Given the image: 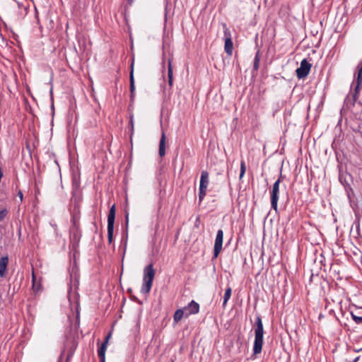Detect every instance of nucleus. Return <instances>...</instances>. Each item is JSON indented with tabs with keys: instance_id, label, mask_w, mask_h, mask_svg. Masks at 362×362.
Returning <instances> with one entry per match:
<instances>
[{
	"instance_id": "nucleus-1",
	"label": "nucleus",
	"mask_w": 362,
	"mask_h": 362,
	"mask_svg": "<svg viewBox=\"0 0 362 362\" xmlns=\"http://www.w3.org/2000/svg\"><path fill=\"white\" fill-rule=\"evenodd\" d=\"M264 327L260 315H257L255 321V341L253 345V354H259L262 350Z\"/></svg>"
},
{
	"instance_id": "nucleus-2",
	"label": "nucleus",
	"mask_w": 362,
	"mask_h": 362,
	"mask_svg": "<svg viewBox=\"0 0 362 362\" xmlns=\"http://www.w3.org/2000/svg\"><path fill=\"white\" fill-rule=\"evenodd\" d=\"M69 165L71 170L72 177V197L76 202H79L82 199V193L80 189V173L78 169H74V164L69 159Z\"/></svg>"
},
{
	"instance_id": "nucleus-3",
	"label": "nucleus",
	"mask_w": 362,
	"mask_h": 362,
	"mask_svg": "<svg viewBox=\"0 0 362 362\" xmlns=\"http://www.w3.org/2000/svg\"><path fill=\"white\" fill-rule=\"evenodd\" d=\"M79 220H80V210L79 206L76 204L74 209V211L71 216V221L73 224L74 231H73V247L74 250L76 249V247L80 241L81 237V233L79 230Z\"/></svg>"
},
{
	"instance_id": "nucleus-4",
	"label": "nucleus",
	"mask_w": 362,
	"mask_h": 362,
	"mask_svg": "<svg viewBox=\"0 0 362 362\" xmlns=\"http://www.w3.org/2000/svg\"><path fill=\"white\" fill-rule=\"evenodd\" d=\"M155 276V269L153 264L147 265L144 269L143 285L141 288L142 293H148L152 287L153 281Z\"/></svg>"
},
{
	"instance_id": "nucleus-5",
	"label": "nucleus",
	"mask_w": 362,
	"mask_h": 362,
	"mask_svg": "<svg viewBox=\"0 0 362 362\" xmlns=\"http://www.w3.org/2000/svg\"><path fill=\"white\" fill-rule=\"evenodd\" d=\"M282 175L280 173L279 177L277 180L274 183L272 189L270 193L271 197V206L272 208L276 211L278 212V201H279V185L281 181Z\"/></svg>"
},
{
	"instance_id": "nucleus-6",
	"label": "nucleus",
	"mask_w": 362,
	"mask_h": 362,
	"mask_svg": "<svg viewBox=\"0 0 362 362\" xmlns=\"http://www.w3.org/2000/svg\"><path fill=\"white\" fill-rule=\"evenodd\" d=\"M115 205L113 204L109 211L107 216V239L109 244H111L113 240L114 223L115 219Z\"/></svg>"
},
{
	"instance_id": "nucleus-7",
	"label": "nucleus",
	"mask_w": 362,
	"mask_h": 362,
	"mask_svg": "<svg viewBox=\"0 0 362 362\" xmlns=\"http://www.w3.org/2000/svg\"><path fill=\"white\" fill-rule=\"evenodd\" d=\"M209 185V173L207 171H202L200 177L199 189V201L201 202L206 194V189Z\"/></svg>"
},
{
	"instance_id": "nucleus-8",
	"label": "nucleus",
	"mask_w": 362,
	"mask_h": 362,
	"mask_svg": "<svg viewBox=\"0 0 362 362\" xmlns=\"http://www.w3.org/2000/svg\"><path fill=\"white\" fill-rule=\"evenodd\" d=\"M223 27V33L225 37L224 50L228 56H231L233 54V43L232 41L231 34L226 24H224Z\"/></svg>"
},
{
	"instance_id": "nucleus-9",
	"label": "nucleus",
	"mask_w": 362,
	"mask_h": 362,
	"mask_svg": "<svg viewBox=\"0 0 362 362\" xmlns=\"http://www.w3.org/2000/svg\"><path fill=\"white\" fill-rule=\"evenodd\" d=\"M311 66V64L309 63L306 59H303L300 62V67L296 70L297 77L299 79L306 77L310 73Z\"/></svg>"
},
{
	"instance_id": "nucleus-10",
	"label": "nucleus",
	"mask_w": 362,
	"mask_h": 362,
	"mask_svg": "<svg viewBox=\"0 0 362 362\" xmlns=\"http://www.w3.org/2000/svg\"><path fill=\"white\" fill-rule=\"evenodd\" d=\"M223 231L221 229H219L217 231L216 237L215 239V243L214 247V258H217L219 253L222 250L223 245Z\"/></svg>"
},
{
	"instance_id": "nucleus-11",
	"label": "nucleus",
	"mask_w": 362,
	"mask_h": 362,
	"mask_svg": "<svg viewBox=\"0 0 362 362\" xmlns=\"http://www.w3.org/2000/svg\"><path fill=\"white\" fill-rule=\"evenodd\" d=\"M183 308L185 311V317H188L189 315H196L199 312V304L192 300Z\"/></svg>"
},
{
	"instance_id": "nucleus-12",
	"label": "nucleus",
	"mask_w": 362,
	"mask_h": 362,
	"mask_svg": "<svg viewBox=\"0 0 362 362\" xmlns=\"http://www.w3.org/2000/svg\"><path fill=\"white\" fill-rule=\"evenodd\" d=\"M8 264V257L7 255L0 258V277L4 278L6 276Z\"/></svg>"
},
{
	"instance_id": "nucleus-13",
	"label": "nucleus",
	"mask_w": 362,
	"mask_h": 362,
	"mask_svg": "<svg viewBox=\"0 0 362 362\" xmlns=\"http://www.w3.org/2000/svg\"><path fill=\"white\" fill-rule=\"evenodd\" d=\"M107 341H103L98 350L100 362H105V352L107 349Z\"/></svg>"
},
{
	"instance_id": "nucleus-14",
	"label": "nucleus",
	"mask_w": 362,
	"mask_h": 362,
	"mask_svg": "<svg viewBox=\"0 0 362 362\" xmlns=\"http://www.w3.org/2000/svg\"><path fill=\"white\" fill-rule=\"evenodd\" d=\"M158 154L160 157H163L165 154V134L162 132L161 138L159 143Z\"/></svg>"
},
{
	"instance_id": "nucleus-15",
	"label": "nucleus",
	"mask_w": 362,
	"mask_h": 362,
	"mask_svg": "<svg viewBox=\"0 0 362 362\" xmlns=\"http://www.w3.org/2000/svg\"><path fill=\"white\" fill-rule=\"evenodd\" d=\"M185 317V311L184 308L177 310L173 315V320L175 322L177 323L180 322L183 317Z\"/></svg>"
},
{
	"instance_id": "nucleus-16",
	"label": "nucleus",
	"mask_w": 362,
	"mask_h": 362,
	"mask_svg": "<svg viewBox=\"0 0 362 362\" xmlns=\"http://www.w3.org/2000/svg\"><path fill=\"white\" fill-rule=\"evenodd\" d=\"M173 67L171 64V60H168V84L171 87L173 86Z\"/></svg>"
},
{
	"instance_id": "nucleus-17",
	"label": "nucleus",
	"mask_w": 362,
	"mask_h": 362,
	"mask_svg": "<svg viewBox=\"0 0 362 362\" xmlns=\"http://www.w3.org/2000/svg\"><path fill=\"white\" fill-rule=\"evenodd\" d=\"M361 84L356 83V86L354 89V92L352 93V99H353V105L357 101L359 97L360 90L361 88Z\"/></svg>"
},
{
	"instance_id": "nucleus-18",
	"label": "nucleus",
	"mask_w": 362,
	"mask_h": 362,
	"mask_svg": "<svg viewBox=\"0 0 362 362\" xmlns=\"http://www.w3.org/2000/svg\"><path fill=\"white\" fill-rule=\"evenodd\" d=\"M261 59V54L259 50H257L253 62V71H257L259 67V62Z\"/></svg>"
},
{
	"instance_id": "nucleus-19",
	"label": "nucleus",
	"mask_w": 362,
	"mask_h": 362,
	"mask_svg": "<svg viewBox=\"0 0 362 362\" xmlns=\"http://www.w3.org/2000/svg\"><path fill=\"white\" fill-rule=\"evenodd\" d=\"M231 293H232V289L230 287H228L226 291H225V293H224V296H223V307L225 308L228 300L230 299V296H231Z\"/></svg>"
},
{
	"instance_id": "nucleus-20",
	"label": "nucleus",
	"mask_w": 362,
	"mask_h": 362,
	"mask_svg": "<svg viewBox=\"0 0 362 362\" xmlns=\"http://www.w3.org/2000/svg\"><path fill=\"white\" fill-rule=\"evenodd\" d=\"M129 82H130L131 98H133L134 96V91H135V85H134V76H132V77L129 78Z\"/></svg>"
},
{
	"instance_id": "nucleus-21",
	"label": "nucleus",
	"mask_w": 362,
	"mask_h": 362,
	"mask_svg": "<svg viewBox=\"0 0 362 362\" xmlns=\"http://www.w3.org/2000/svg\"><path fill=\"white\" fill-rule=\"evenodd\" d=\"M245 171H246V165H245V163L243 160H242L240 161V176H239V179L241 180L245 173Z\"/></svg>"
},
{
	"instance_id": "nucleus-22",
	"label": "nucleus",
	"mask_w": 362,
	"mask_h": 362,
	"mask_svg": "<svg viewBox=\"0 0 362 362\" xmlns=\"http://www.w3.org/2000/svg\"><path fill=\"white\" fill-rule=\"evenodd\" d=\"M351 315L356 324H362V315L358 316V315L354 312L351 313Z\"/></svg>"
},
{
	"instance_id": "nucleus-23",
	"label": "nucleus",
	"mask_w": 362,
	"mask_h": 362,
	"mask_svg": "<svg viewBox=\"0 0 362 362\" xmlns=\"http://www.w3.org/2000/svg\"><path fill=\"white\" fill-rule=\"evenodd\" d=\"M66 348L64 347L59 356V362H68V354H65Z\"/></svg>"
},
{
	"instance_id": "nucleus-24",
	"label": "nucleus",
	"mask_w": 362,
	"mask_h": 362,
	"mask_svg": "<svg viewBox=\"0 0 362 362\" xmlns=\"http://www.w3.org/2000/svg\"><path fill=\"white\" fill-rule=\"evenodd\" d=\"M72 273H73L74 277L75 279L76 283L78 284L79 274H78V269L76 266V267L73 268Z\"/></svg>"
},
{
	"instance_id": "nucleus-25",
	"label": "nucleus",
	"mask_w": 362,
	"mask_h": 362,
	"mask_svg": "<svg viewBox=\"0 0 362 362\" xmlns=\"http://www.w3.org/2000/svg\"><path fill=\"white\" fill-rule=\"evenodd\" d=\"M356 83L362 85V73L361 71L357 72Z\"/></svg>"
},
{
	"instance_id": "nucleus-26",
	"label": "nucleus",
	"mask_w": 362,
	"mask_h": 362,
	"mask_svg": "<svg viewBox=\"0 0 362 362\" xmlns=\"http://www.w3.org/2000/svg\"><path fill=\"white\" fill-rule=\"evenodd\" d=\"M129 124L131 126V136H132L134 133V115H130V116H129Z\"/></svg>"
},
{
	"instance_id": "nucleus-27",
	"label": "nucleus",
	"mask_w": 362,
	"mask_h": 362,
	"mask_svg": "<svg viewBox=\"0 0 362 362\" xmlns=\"http://www.w3.org/2000/svg\"><path fill=\"white\" fill-rule=\"evenodd\" d=\"M8 211L4 209L0 211V221H3L4 218L7 216Z\"/></svg>"
},
{
	"instance_id": "nucleus-28",
	"label": "nucleus",
	"mask_w": 362,
	"mask_h": 362,
	"mask_svg": "<svg viewBox=\"0 0 362 362\" xmlns=\"http://www.w3.org/2000/svg\"><path fill=\"white\" fill-rule=\"evenodd\" d=\"M134 58L133 57L132 59L131 64H130L129 78L132 77V76H134Z\"/></svg>"
},
{
	"instance_id": "nucleus-29",
	"label": "nucleus",
	"mask_w": 362,
	"mask_h": 362,
	"mask_svg": "<svg viewBox=\"0 0 362 362\" xmlns=\"http://www.w3.org/2000/svg\"><path fill=\"white\" fill-rule=\"evenodd\" d=\"M18 196L19 197L21 201L22 202L23 199V192L21 190L18 191Z\"/></svg>"
},
{
	"instance_id": "nucleus-30",
	"label": "nucleus",
	"mask_w": 362,
	"mask_h": 362,
	"mask_svg": "<svg viewBox=\"0 0 362 362\" xmlns=\"http://www.w3.org/2000/svg\"><path fill=\"white\" fill-rule=\"evenodd\" d=\"M110 337H111V332H109L108 334L106 336L105 341H107V344H108V341H109Z\"/></svg>"
},
{
	"instance_id": "nucleus-31",
	"label": "nucleus",
	"mask_w": 362,
	"mask_h": 362,
	"mask_svg": "<svg viewBox=\"0 0 362 362\" xmlns=\"http://www.w3.org/2000/svg\"><path fill=\"white\" fill-rule=\"evenodd\" d=\"M358 71H361L362 73V62H360L358 65Z\"/></svg>"
},
{
	"instance_id": "nucleus-32",
	"label": "nucleus",
	"mask_w": 362,
	"mask_h": 362,
	"mask_svg": "<svg viewBox=\"0 0 362 362\" xmlns=\"http://www.w3.org/2000/svg\"><path fill=\"white\" fill-rule=\"evenodd\" d=\"M68 30V21L65 23V32L66 33Z\"/></svg>"
},
{
	"instance_id": "nucleus-33",
	"label": "nucleus",
	"mask_w": 362,
	"mask_h": 362,
	"mask_svg": "<svg viewBox=\"0 0 362 362\" xmlns=\"http://www.w3.org/2000/svg\"><path fill=\"white\" fill-rule=\"evenodd\" d=\"M64 337H65V339L67 340L68 339V334H64Z\"/></svg>"
},
{
	"instance_id": "nucleus-34",
	"label": "nucleus",
	"mask_w": 362,
	"mask_h": 362,
	"mask_svg": "<svg viewBox=\"0 0 362 362\" xmlns=\"http://www.w3.org/2000/svg\"><path fill=\"white\" fill-rule=\"evenodd\" d=\"M78 316H79V313H78V310H77V316H76V317L78 318Z\"/></svg>"
},
{
	"instance_id": "nucleus-35",
	"label": "nucleus",
	"mask_w": 362,
	"mask_h": 362,
	"mask_svg": "<svg viewBox=\"0 0 362 362\" xmlns=\"http://www.w3.org/2000/svg\"><path fill=\"white\" fill-rule=\"evenodd\" d=\"M69 111L71 110V105H70V104H69Z\"/></svg>"
},
{
	"instance_id": "nucleus-36",
	"label": "nucleus",
	"mask_w": 362,
	"mask_h": 362,
	"mask_svg": "<svg viewBox=\"0 0 362 362\" xmlns=\"http://www.w3.org/2000/svg\"><path fill=\"white\" fill-rule=\"evenodd\" d=\"M127 221H128V215L126 216Z\"/></svg>"
}]
</instances>
